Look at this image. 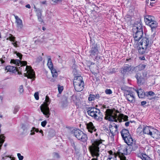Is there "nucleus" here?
Wrapping results in <instances>:
<instances>
[{
    "label": "nucleus",
    "mask_w": 160,
    "mask_h": 160,
    "mask_svg": "<svg viewBox=\"0 0 160 160\" xmlns=\"http://www.w3.org/2000/svg\"><path fill=\"white\" fill-rule=\"evenodd\" d=\"M118 112H119L117 110L114 111L109 109H107L105 112V119L110 121L116 122H117L118 120L120 122L122 119L125 121L128 120V117L127 116L122 113L119 114L118 116L117 113Z\"/></svg>",
    "instance_id": "f257e3e1"
},
{
    "label": "nucleus",
    "mask_w": 160,
    "mask_h": 160,
    "mask_svg": "<svg viewBox=\"0 0 160 160\" xmlns=\"http://www.w3.org/2000/svg\"><path fill=\"white\" fill-rule=\"evenodd\" d=\"M102 140L101 139H96L92 142L91 145L89 147V149L90 153L92 157H96L92 158L91 160H98V158L100 155V148L102 146L104 145L102 144Z\"/></svg>",
    "instance_id": "f03ea898"
},
{
    "label": "nucleus",
    "mask_w": 160,
    "mask_h": 160,
    "mask_svg": "<svg viewBox=\"0 0 160 160\" xmlns=\"http://www.w3.org/2000/svg\"><path fill=\"white\" fill-rule=\"evenodd\" d=\"M88 115L92 117L93 118L99 121H101L103 118V115L100 110L94 107H90L87 109Z\"/></svg>",
    "instance_id": "7ed1b4c3"
},
{
    "label": "nucleus",
    "mask_w": 160,
    "mask_h": 160,
    "mask_svg": "<svg viewBox=\"0 0 160 160\" xmlns=\"http://www.w3.org/2000/svg\"><path fill=\"white\" fill-rule=\"evenodd\" d=\"M128 145L132 146V150L136 152L138 157L140 158L142 160H150V158L145 154L142 152V149L138 144H136L134 142L133 140L132 143Z\"/></svg>",
    "instance_id": "20e7f679"
},
{
    "label": "nucleus",
    "mask_w": 160,
    "mask_h": 160,
    "mask_svg": "<svg viewBox=\"0 0 160 160\" xmlns=\"http://www.w3.org/2000/svg\"><path fill=\"white\" fill-rule=\"evenodd\" d=\"M45 102L40 106V109L45 117L48 118L51 114L49 108L48 107L50 103V101L48 96H46Z\"/></svg>",
    "instance_id": "39448f33"
},
{
    "label": "nucleus",
    "mask_w": 160,
    "mask_h": 160,
    "mask_svg": "<svg viewBox=\"0 0 160 160\" xmlns=\"http://www.w3.org/2000/svg\"><path fill=\"white\" fill-rule=\"evenodd\" d=\"M71 132L78 140L84 142L87 141L88 137L87 135L79 129H74Z\"/></svg>",
    "instance_id": "423d86ee"
},
{
    "label": "nucleus",
    "mask_w": 160,
    "mask_h": 160,
    "mask_svg": "<svg viewBox=\"0 0 160 160\" xmlns=\"http://www.w3.org/2000/svg\"><path fill=\"white\" fill-rule=\"evenodd\" d=\"M121 136L127 144H130L133 142V139L132 138L128 130L126 129H122L120 132Z\"/></svg>",
    "instance_id": "0eeeda50"
},
{
    "label": "nucleus",
    "mask_w": 160,
    "mask_h": 160,
    "mask_svg": "<svg viewBox=\"0 0 160 160\" xmlns=\"http://www.w3.org/2000/svg\"><path fill=\"white\" fill-rule=\"evenodd\" d=\"M152 42L153 41L152 40H149V38L145 37L142 38L139 43L142 46L144 47V48H148V47L151 46Z\"/></svg>",
    "instance_id": "6e6552de"
},
{
    "label": "nucleus",
    "mask_w": 160,
    "mask_h": 160,
    "mask_svg": "<svg viewBox=\"0 0 160 160\" xmlns=\"http://www.w3.org/2000/svg\"><path fill=\"white\" fill-rule=\"evenodd\" d=\"M127 146L126 145H122L118 148V153L119 157L120 158L124 155H127L129 152L128 151Z\"/></svg>",
    "instance_id": "1a4fd4ad"
},
{
    "label": "nucleus",
    "mask_w": 160,
    "mask_h": 160,
    "mask_svg": "<svg viewBox=\"0 0 160 160\" xmlns=\"http://www.w3.org/2000/svg\"><path fill=\"white\" fill-rule=\"evenodd\" d=\"M124 96L130 102L133 103L135 102V97L134 95V92L132 91L124 92Z\"/></svg>",
    "instance_id": "9d476101"
},
{
    "label": "nucleus",
    "mask_w": 160,
    "mask_h": 160,
    "mask_svg": "<svg viewBox=\"0 0 160 160\" xmlns=\"http://www.w3.org/2000/svg\"><path fill=\"white\" fill-rule=\"evenodd\" d=\"M26 69L28 74L24 73L25 76L27 77L28 78L33 79L34 80L35 77L33 70L32 69L31 67L28 66H27Z\"/></svg>",
    "instance_id": "9b49d317"
},
{
    "label": "nucleus",
    "mask_w": 160,
    "mask_h": 160,
    "mask_svg": "<svg viewBox=\"0 0 160 160\" xmlns=\"http://www.w3.org/2000/svg\"><path fill=\"white\" fill-rule=\"evenodd\" d=\"M90 56L92 58L96 57L99 53L98 46L97 44H93L91 50L89 52Z\"/></svg>",
    "instance_id": "f8f14e48"
},
{
    "label": "nucleus",
    "mask_w": 160,
    "mask_h": 160,
    "mask_svg": "<svg viewBox=\"0 0 160 160\" xmlns=\"http://www.w3.org/2000/svg\"><path fill=\"white\" fill-rule=\"evenodd\" d=\"M73 73L74 76V80L73 81V84L84 82L82 80V78L79 74H77L76 69H73Z\"/></svg>",
    "instance_id": "ddd939ff"
},
{
    "label": "nucleus",
    "mask_w": 160,
    "mask_h": 160,
    "mask_svg": "<svg viewBox=\"0 0 160 160\" xmlns=\"http://www.w3.org/2000/svg\"><path fill=\"white\" fill-rule=\"evenodd\" d=\"M133 37L135 41H139L142 38L143 35V31H133Z\"/></svg>",
    "instance_id": "4468645a"
},
{
    "label": "nucleus",
    "mask_w": 160,
    "mask_h": 160,
    "mask_svg": "<svg viewBox=\"0 0 160 160\" xmlns=\"http://www.w3.org/2000/svg\"><path fill=\"white\" fill-rule=\"evenodd\" d=\"M14 16L16 19V23L18 30L20 31L23 27L22 21L18 16L15 15Z\"/></svg>",
    "instance_id": "2eb2a0df"
},
{
    "label": "nucleus",
    "mask_w": 160,
    "mask_h": 160,
    "mask_svg": "<svg viewBox=\"0 0 160 160\" xmlns=\"http://www.w3.org/2000/svg\"><path fill=\"white\" fill-rule=\"evenodd\" d=\"M109 130L112 134L111 137L113 138L114 136L116 134L118 131V127L117 125H115L113 126L112 125H110L109 126Z\"/></svg>",
    "instance_id": "dca6fc26"
},
{
    "label": "nucleus",
    "mask_w": 160,
    "mask_h": 160,
    "mask_svg": "<svg viewBox=\"0 0 160 160\" xmlns=\"http://www.w3.org/2000/svg\"><path fill=\"white\" fill-rule=\"evenodd\" d=\"M73 84L74 89L77 92H81L83 90L84 88V82L76 83Z\"/></svg>",
    "instance_id": "f3484780"
},
{
    "label": "nucleus",
    "mask_w": 160,
    "mask_h": 160,
    "mask_svg": "<svg viewBox=\"0 0 160 160\" xmlns=\"http://www.w3.org/2000/svg\"><path fill=\"white\" fill-rule=\"evenodd\" d=\"M87 128L88 130V132L91 133L93 132H96L97 129L95 128L93 123L92 122H90L86 124Z\"/></svg>",
    "instance_id": "a211bd4d"
},
{
    "label": "nucleus",
    "mask_w": 160,
    "mask_h": 160,
    "mask_svg": "<svg viewBox=\"0 0 160 160\" xmlns=\"http://www.w3.org/2000/svg\"><path fill=\"white\" fill-rule=\"evenodd\" d=\"M10 63H13L18 66H19V64L22 66H25L27 64L26 61H21L18 59H12L11 60Z\"/></svg>",
    "instance_id": "6ab92c4d"
},
{
    "label": "nucleus",
    "mask_w": 160,
    "mask_h": 160,
    "mask_svg": "<svg viewBox=\"0 0 160 160\" xmlns=\"http://www.w3.org/2000/svg\"><path fill=\"white\" fill-rule=\"evenodd\" d=\"M150 136L155 139H158L160 138V132L157 129H153Z\"/></svg>",
    "instance_id": "aec40b11"
},
{
    "label": "nucleus",
    "mask_w": 160,
    "mask_h": 160,
    "mask_svg": "<svg viewBox=\"0 0 160 160\" xmlns=\"http://www.w3.org/2000/svg\"><path fill=\"white\" fill-rule=\"evenodd\" d=\"M131 68L128 65L124 66L121 69V73L124 75H125L129 72L130 71Z\"/></svg>",
    "instance_id": "412c9836"
},
{
    "label": "nucleus",
    "mask_w": 160,
    "mask_h": 160,
    "mask_svg": "<svg viewBox=\"0 0 160 160\" xmlns=\"http://www.w3.org/2000/svg\"><path fill=\"white\" fill-rule=\"evenodd\" d=\"M144 21L147 25L153 20L154 19V18L152 16L146 15L144 16Z\"/></svg>",
    "instance_id": "4be33fe9"
},
{
    "label": "nucleus",
    "mask_w": 160,
    "mask_h": 160,
    "mask_svg": "<svg viewBox=\"0 0 160 160\" xmlns=\"http://www.w3.org/2000/svg\"><path fill=\"white\" fill-rule=\"evenodd\" d=\"M132 30L134 31H143L141 23H139L137 24H135L133 26Z\"/></svg>",
    "instance_id": "5701e85b"
},
{
    "label": "nucleus",
    "mask_w": 160,
    "mask_h": 160,
    "mask_svg": "<svg viewBox=\"0 0 160 160\" xmlns=\"http://www.w3.org/2000/svg\"><path fill=\"white\" fill-rule=\"evenodd\" d=\"M136 92L137 93L139 98H143L146 95V93L144 92V91L140 88L139 90H135Z\"/></svg>",
    "instance_id": "b1692460"
},
{
    "label": "nucleus",
    "mask_w": 160,
    "mask_h": 160,
    "mask_svg": "<svg viewBox=\"0 0 160 160\" xmlns=\"http://www.w3.org/2000/svg\"><path fill=\"white\" fill-rule=\"evenodd\" d=\"M153 128H151L150 127L146 126L143 128V132L144 133L149 135H151Z\"/></svg>",
    "instance_id": "393cba45"
},
{
    "label": "nucleus",
    "mask_w": 160,
    "mask_h": 160,
    "mask_svg": "<svg viewBox=\"0 0 160 160\" xmlns=\"http://www.w3.org/2000/svg\"><path fill=\"white\" fill-rule=\"evenodd\" d=\"M36 11L39 21L41 22H42L43 19L42 17V11L40 9L38 8L36 9Z\"/></svg>",
    "instance_id": "a878e982"
},
{
    "label": "nucleus",
    "mask_w": 160,
    "mask_h": 160,
    "mask_svg": "<svg viewBox=\"0 0 160 160\" xmlns=\"http://www.w3.org/2000/svg\"><path fill=\"white\" fill-rule=\"evenodd\" d=\"M147 25L149 26L152 29L156 28L157 26V23L154 19L150 22Z\"/></svg>",
    "instance_id": "bb28decb"
},
{
    "label": "nucleus",
    "mask_w": 160,
    "mask_h": 160,
    "mask_svg": "<svg viewBox=\"0 0 160 160\" xmlns=\"http://www.w3.org/2000/svg\"><path fill=\"white\" fill-rule=\"evenodd\" d=\"M144 48V47L142 46L141 45H139L138 48V50L140 54H142L145 52L147 48Z\"/></svg>",
    "instance_id": "cd10ccee"
},
{
    "label": "nucleus",
    "mask_w": 160,
    "mask_h": 160,
    "mask_svg": "<svg viewBox=\"0 0 160 160\" xmlns=\"http://www.w3.org/2000/svg\"><path fill=\"white\" fill-rule=\"evenodd\" d=\"M16 69V67L11 66H8L6 67L5 70H7L8 71L14 72Z\"/></svg>",
    "instance_id": "c85d7f7f"
},
{
    "label": "nucleus",
    "mask_w": 160,
    "mask_h": 160,
    "mask_svg": "<svg viewBox=\"0 0 160 160\" xmlns=\"http://www.w3.org/2000/svg\"><path fill=\"white\" fill-rule=\"evenodd\" d=\"M71 144L72 146L73 147L75 151L78 153L79 151V148L78 145L77 144H76L73 141L71 142Z\"/></svg>",
    "instance_id": "c756f323"
},
{
    "label": "nucleus",
    "mask_w": 160,
    "mask_h": 160,
    "mask_svg": "<svg viewBox=\"0 0 160 160\" xmlns=\"http://www.w3.org/2000/svg\"><path fill=\"white\" fill-rule=\"evenodd\" d=\"M147 64H141L137 67L139 71H141L144 70L147 67Z\"/></svg>",
    "instance_id": "7c9ffc66"
},
{
    "label": "nucleus",
    "mask_w": 160,
    "mask_h": 160,
    "mask_svg": "<svg viewBox=\"0 0 160 160\" xmlns=\"http://www.w3.org/2000/svg\"><path fill=\"white\" fill-rule=\"evenodd\" d=\"M121 89L122 90L124 91V93L126 92H128V91H131L129 87L126 86H122L121 87Z\"/></svg>",
    "instance_id": "2f4dec72"
},
{
    "label": "nucleus",
    "mask_w": 160,
    "mask_h": 160,
    "mask_svg": "<svg viewBox=\"0 0 160 160\" xmlns=\"http://www.w3.org/2000/svg\"><path fill=\"white\" fill-rule=\"evenodd\" d=\"M47 65L50 69L53 68V64L52 62V60L50 58H49L48 59Z\"/></svg>",
    "instance_id": "473e14b6"
},
{
    "label": "nucleus",
    "mask_w": 160,
    "mask_h": 160,
    "mask_svg": "<svg viewBox=\"0 0 160 160\" xmlns=\"http://www.w3.org/2000/svg\"><path fill=\"white\" fill-rule=\"evenodd\" d=\"M30 132L31 133H30V135H32L35 134V132H39V130L38 128H37L34 127H33L32 128V129L31 130Z\"/></svg>",
    "instance_id": "72a5a7b5"
},
{
    "label": "nucleus",
    "mask_w": 160,
    "mask_h": 160,
    "mask_svg": "<svg viewBox=\"0 0 160 160\" xmlns=\"http://www.w3.org/2000/svg\"><path fill=\"white\" fill-rule=\"evenodd\" d=\"M52 73V76L53 78H56L58 76V73L56 70L53 68L50 69Z\"/></svg>",
    "instance_id": "f704fd0d"
},
{
    "label": "nucleus",
    "mask_w": 160,
    "mask_h": 160,
    "mask_svg": "<svg viewBox=\"0 0 160 160\" xmlns=\"http://www.w3.org/2000/svg\"><path fill=\"white\" fill-rule=\"evenodd\" d=\"M5 138V137L3 136V135H0V149H1L2 144L4 142Z\"/></svg>",
    "instance_id": "c9c22d12"
},
{
    "label": "nucleus",
    "mask_w": 160,
    "mask_h": 160,
    "mask_svg": "<svg viewBox=\"0 0 160 160\" xmlns=\"http://www.w3.org/2000/svg\"><path fill=\"white\" fill-rule=\"evenodd\" d=\"M95 99V96L94 95L90 94L89 97L88 98V99L89 101H92Z\"/></svg>",
    "instance_id": "e433bc0d"
},
{
    "label": "nucleus",
    "mask_w": 160,
    "mask_h": 160,
    "mask_svg": "<svg viewBox=\"0 0 160 160\" xmlns=\"http://www.w3.org/2000/svg\"><path fill=\"white\" fill-rule=\"evenodd\" d=\"M20 107L18 106H16L15 107L13 112L14 114H16L18 111Z\"/></svg>",
    "instance_id": "4c0bfd02"
},
{
    "label": "nucleus",
    "mask_w": 160,
    "mask_h": 160,
    "mask_svg": "<svg viewBox=\"0 0 160 160\" xmlns=\"http://www.w3.org/2000/svg\"><path fill=\"white\" fill-rule=\"evenodd\" d=\"M146 95L147 96L149 95L150 96H153L155 95V93L152 91H149L148 92H146Z\"/></svg>",
    "instance_id": "58836bf2"
},
{
    "label": "nucleus",
    "mask_w": 160,
    "mask_h": 160,
    "mask_svg": "<svg viewBox=\"0 0 160 160\" xmlns=\"http://www.w3.org/2000/svg\"><path fill=\"white\" fill-rule=\"evenodd\" d=\"M10 36L7 39L9 38V40L11 41L14 42V39H15V37L13 36L12 35V34L10 35Z\"/></svg>",
    "instance_id": "ea45409f"
},
{
    "label": "nucleus",
    "mask_w": 160,
    "mask_h": 160,
    "mask_svg": "<svg viewBox=\"0 0 160 160\" xmlns=\"http://www.w3.org/2000/svg\"><path fill=\"white\" fill-rule=\"evenodd\" d=\"M105 92L108 94H110L112 93V92L110 89H106L105 91Z\"/></svg>",
    "instance_id": "a19ab883"
},
{
    "label": "nucleus",
    "mask_w": 160,
    "mask_h": 160,
    "mask_svg": "<svg viewBox=\"0 0 160 160\" xmlns=\"http://www.w3.org/2000/svg\"><path fill=\"white\" fill-rule=\"evenodd\" d=\"M114 157H111V156L109 155L108 158L107 160H116V157L115 155H114Z\"/></svg>",
    "instance_id": "79ce46f5"
},
{
    "label": "nucleus",
    "mask_w": 160,
    "mask_h": 160,
    "mask_svg": "<svg viewBox=\"0 0 160 160\" xmlns=\"http://www.w3.org/2000/svg\"><path fill=\"white\" fill-rule=\"evenodd\" d=\"M24 91L23 89V86L22 85H21L20 86L19 88V91L20 93H22Z\"/></svg>",
    "instance_id": "37998d69"
},
{
    "label": "nucleus",
    "mask_w": 160,
    "mask_h": 160,
    "mask_svg": "<svg viewBox=\"0 0 160 160\" xmlns=\"http://www.w3.org/2000/svg\"><path fill=\"white\" fill-rule=\"evenodd\" d=\"M17 156L19 160H22L23 158V157L22 156H21V154L19 153L17 154Z\"/></svg>",
    "instance_id": "c03bdc74"
},
{
    "label": "nucleus",
    "mask_w": 160,
    "mask_h": 160,
    "mask_svg": "<svg viewBox=\"0 0 160 160\" xmlns=\"http://www.w3.org/2000/svg\"><path fill=\"white\" fill-rule=\"evenodd\" d=\"M34 96L35 98L38 100L39 99V98L38 96V92H36L34 94Z\"/></svg>",
    "instance_id": "a18cd8bd"
},
{
    "label": "nucleus",
    "mask_w": 160,
    "mask_h": 160,
    "mask_svg": "<svg viewBox=\"0 0 160 160\" xmlns=\"http://www.w3.org/2000/svg\"><path fill=\"white\" fill-rule=\"evenodd\" d=\"M15 53H16L17 55L19 58L21 60L22 57V54L20 53L17 52H16Z\"/></svg>",
    "instance_id": "49530a36"
},
{
    "label": "nucleus",
    "mask_w": 160,
    "mask_h": 160,
    "mask_svg": "<svg viewBox=\"0 0 160 160\" xmlns=\"http://www.w3.org/2000/svg\"><path fill=\"white\" fill-rule=\"evenodd\" d=\"M47 122L46 121H44L41 122V125L43 127H45L47 124Z\"/></svg>",
    "instance_id": "de8ad7c7"
},
{
    "label": "nucleus",
    "mask_w": 160,
    "mask_h": 160,
    "mask_svg": "<svg viewBox=\"0 0 160 160\" xmlns=\"http://www.w3.org/2000/svg\"><path fill=\"white\" fill-rule=\"evenodd\" d=\"M136 77V78H137V79L138 83V84H139L140 85H141V83H142L141 81V78H138V76Z\"/></svg>",
    "instance_id": "09e8293b"
},
{
    "label": "nucleus",
    "mask_w": 160,
    "mask_h": 160,
    "mask_svg": "<svg viewBox=\"0 0 160 160\" xmlns=\"http://www.w3.org/2000/svg\"><path fill=\"white\" fill-rule=\"evenodd\" d=\"M63 90V87H58V90L59 93H61Z\"/></svg>",
    "instance_id": "8fccbe9b"
},
{
    "label": "nucleus",
    "mask_w": 160,
    "mask_h": 160,
    "mask_svg": "<svg viewBox=\"0 0 160 160\" xmlns=\"http://www.w3.org/2000/svg\"><path fill=\"white\" fill-rule=\"evenodd\" d=\"M42 60V58L41 56L38 57L37 59V61L38 62H40Z\"/></svg>",
    "instance_id": "3c124183"
},
{
    "label": "nucleus",
    "mask_w": 160,
    "mask_h": 160,
    "mask_svg": "<svg viewBox=\"0 0 160 160\" xmlns=\"http://www.w3.org/2000/svg\"><path fill=\"white\" fill-rule=\"evenodd\" d=\"M52 1L53 2H54L58 3L60 2L62 0H52Z\"/></svg>",
    "instance_id": "603ef678"
},
{
    "label": "nucleus",
    "mask_w": 160,
    "mask_h": 160,
    "mask_svg": "<svg viewBox=\"0 0 160 160\" xmlns=\"http://www.w3.org/2000/svg\"><path fill=\"white\" fill-rule=\"evenodd\" d=\"M54 155L55 157L57 158H59V155L57 153L55 152L54 153Z\"/></svg>",
    "instance_id": "864d4df0"
},
{
    "label": "nucleus",
    "mask_w": 160,
    "mask_h": 160,
    "mask_svg": "<svg viewBox=\"0 0 160 160\" xmlns=\"http://www.w3.org/2000/svg\"><path fill=\"white\" fill-rule=\"evenodd\" d=\"M94 95L95 96V98H96L98 99L100 97V95L98 94H97L96 95Z\"/></svg>",
    "instance_id": "5fc2aeb1"
},
{
    "label": "nucleus",
    "mask_w": 160,
    "mask_h": 160,
    "mask_svg": "<svg viewBox=\"0 0 160 160\" xmlns=\"http://www.w3.org/2000/svg\"><path fill=\"white\" fill-rule=\"evenodd\" d=\"M147 103V102L145 101H143L141 102V105L142 106H143L145 105Z\"/></svg>",
    "instance_id": "6e6d98bb"
},
{
    "label": "nucleus",
    "mask_w": 160,
    "mask_h": 160,
    "mask_svg": "<svg viewBox=\"0 0 160 160\" xmlns=\"http://www.w3.org/2000/svg\"><path fill=\"white\" fill-rule=\"evenodd\" d=\"M147 73H148L147 72H145L144 73H143V77L145 78L146 77Z\"/></svg>",
    "instance_id": "4d7b16f0"
},
{
    "label": "nucleus",
    "mask_w": 160,
    "mask_h": 160,
    "mask_svg": "<svg viewBox=\"0 0 160 160\" xmlns=\"http://www.w3.org/2000/svg\"><path fill=\"white\" fill-rule=\"evenodd\" d=\"M108 152H109V154H110V155H112L113 156H114V155H115V156L116 157L115 155H113V152L112 151L110 150V151H109Z\"/></svg>",
    "instance_id": "13d9d810"
},
{
    "label": "nucleus",
    "mask_w": 160,
    "mask_h": 160,
    "mask_svg": "<svg viewBox=\"0 0 160 160\" xmlns=\"http://www.w3.org/2000/svg\"><path fill=\"white\" fill-rule=\"evenodd\" d=\"M129 122H128L125 123V125L126 127H128L129 125Z\"/></svg>",
    "instance_id": "bf43d9fd"
},
{
    "label": "nucleus",
    "mask_w": 160,
    "mask_h": 160,
    "mask_svg": "<svg viewBox=\"0 0 160 160\" xmlns=\"http://www.w3.org/2000/svg\"><path fill=\"white\" fill-rule=\"evenodd\" d=\"M5 157H9V158H10L12 160H15V158L14 157L12 158L11 156H5Z\"/></svg>",
    "instance_id": "052dcab7"
},
{
    "label": "nucleus",
    "mask_w": 160,
    "mask_h": 160,
    "mask_svg": "<svg viewBox=\"0 0 160 160\" xmlns=\"http://www.w3.org/2000/svg\"><path fill=\"white\" fill-rule=\"evenodd\" d=\"M12 44L15 47H18L17 42L14 43H12Z\"/></svg>",
    "instance_id": "680f3d73"
},
{
    "label": "nucleus",
    "mask_w": 160,
    "mask_h": 160,
    "mask_svg": "<svg viewBox=\"0 0 160 160\" xmlns=\"http://www.w3.org/2000/svg\"><path fill=\"white\" fill-rule=\"evenodd\" d=\"M19 69H18V68H16V69L15 71H17L18 72V74H21V72H20L19 71H18Z\"/></svg>",
    "instance_id": "e2e57ef3"
},
{
    "label": "nucleus",
    "mask_w": 160,
    "mask_h": 160,
    "mask_svg": "<svg viewBox=\"0 0 160 160\" xmlns=\"http://www.w3.org/2000/svg\"><path fill=\"white\" fill-rule=\"evenodd\" d=\"M22 128L23 129L24 131L26 129V128L24 125H22Z\"/></svg>",
    "instance_id": "0e129e2a"
},
{
    "label": "nucleus",
    "mask_w": 160,
    "mask_h": 160,
    "mask_svg": "<svg viewBox=\"0 0 160 160\" xmlns=\"http://www.w3.org/2000/svg\"><path fill=\"white\" fill-rule=\"evenodd\" d=\"M26 7L28 8H31V6H30V5L29 4H27V5H26Z\"/></svg>",
    "instance_id": "69168bd1"
},
{
    "label": "nucleus",
    "mask_w": 160,
    "mask_h": 160,
    "mask_svg": "<svg viewBox=\"0 0 160 160\" xmlns=\"http://www.w3.org/2000/svg\"><path fill=\"white\" fill-rule=\"evenodd\" d=\"M1 1L3 2H6L8 1L9 0H0Z\"/></svg>",
    "instance_id": "338daca9"
},
{
    "label": "nucleus",
    "mask_w": 160,
    "mask_h": 160,
    "mask_svg": "<svg viewBox=\"0 0 160 160\" xmlns=\"http://www.w3.org/2000/svg\"><path fill=\"white\" fill-rule=\"evenodd\" d=\"M39 132L41 133V134H42V136H43V131L42 130H41L40 131H39Z\"/></svg>",
    "instance_id": "774afa93"
}]
</instances>
